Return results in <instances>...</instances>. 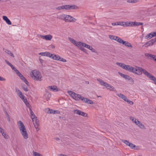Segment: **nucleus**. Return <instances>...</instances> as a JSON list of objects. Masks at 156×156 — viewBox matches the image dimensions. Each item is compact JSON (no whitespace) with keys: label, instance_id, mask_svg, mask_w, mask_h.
I'll use <instances>...</instances> for the list:
<instances>
[{"label":"nucleus","instance_id":"obj_1","mask_svg":"<svg viewBox=\"0 0 156 156\" xmlns=\"http://www.w3.org/2000/svg\"><path fill=\"white\" fill-rule=\"evenodd\" d=\"M17 125L22 136L24 139H27L29 137L28 134L23 123L21 121H19L17 122Z\"/></svg>","mask_w":156,"mask_h":156},{"label":"nucleus","instance_id":"obj_2","mask_svg":"<svg viewBox=\"0 0 156 156\" xmlns=\"http://www.w3.org/2000/svg\"><path fill=\"white\" fill-rule=\"evenodd\" d=\"M57 18L66 22H75L76 20L71 16L65 14H62L58 16Z\"/></svg>","mask_w":156,"mask_h":156},{"label":"nucleus","instance_id":"obj_3","mask_svg":"<svg viewBox=\"0 0 156 156\" xmlns=\"http://www.w3.org/2000/svg\"><path fill=\"white\" fill-rule=\"evenodd\" d=\"M30 76L35 80L41 81L43 80V76L41 73L37 69L31 71L30 73Z\"/></svg>","mask_w":156,"mask_h":156},{"label":"nucleus","instance_id":"obj_4","mask_svg":"<svg viewBox=\"0 0 156 156\" xmlns=\"http://www.w3.org/2000/svg\"><path fill=\"white\" fill-rule=\"evenodd\" d=\"M5 61L6 63L15 72L17 75L20 77V79L27 85H29L28 82L23 75L17 69L14 67L11 63L7 60H5Z\"/></svg>","mask_w":156,"mask_h":156},{"label":"nucleus","instance_id":"obj_5","mask_svg":"<svg viewBox=\"0 0 156 156\" xmlns=\"http://www.w3.org/2000/svg\"><path fill=\"white\" fill-rule=\"evenodd\" d=\"M147 71L142 68L136 66L133 67L132 73L134 74L138 75H141L143 73L144 75Z\"/></svg>","mask_w":156,"mask_h":156},{"label":"nucleus","instance_id":"obj_6","mask_svg":"<svg viewBox=\"0 0 156 156\" xmlns=\"http://www.w3.org/2000/svg\"><path fill=\"white\" fill-rule=\"evenodd\" d=\"M68 39L72 44L75 46L77 47L80 50L83 51L84 52H86V50L84 49L83 47V45H82V42L81 41H77L74 39L70 37H68Z\"/></svg>","mask_w":156,"mask_h":156},{"label":"nucleus","instance_id":"obj_7","mask_svg":"<svg viewBox=\"0 0 156 156\" xmlns=\"http://www.w3.org/2000/svg\"><path fill=\"white\" fill-rule=\"evenodd\" d=\"M29 108V112L30 114L31 118L32 119V121L34 126L35 127L37 131H38L39 130V129L38 127V120L37 119V118L35 116L31 109L30 107Z\"/></svg>","mask_w":156,"mask_h":156},{"label":"nucleus","instance_id":"obj_8","mask_svg":"<svg viewBox=\"0 0 156 156\" xmlns=\"http://www.w3.org/2000/svg\"><path fill=\"white\" fill-rule=\"evenodd\" d=\"M29 108V112L30 114L31 118L32 119V121L34 126L35 127L37 131H38L39 130V129L38 127V120L37 119V118L35 116L31 109L30 107Z\"/></svg>","mask_w":156,"mask_h":156},{"label":"nucleus","instance_id":"obj_9","mask_svg":"<svg viewBox=\"0 0 156 156\" xmlns=\"http://www.w3.org/2000/svg\"><path fill=\"white\" fill-rule=\"evenodd\" d=\"M77 9V7L76 6L72 5H62L59 6L57 8V9L58 10H69Z\"/></svg>","mask_w":156,"mask_h":156},{"label":"nucleus","instance_id":"obj_10","mask_svg":"<svg viewBox=\"0 0 156 156\" xmlns=\"http://www.w3.org/2000/svg\"><path fill=\"white\" fill-rule=\"evenodd\" d=\"M97 80L101 85L105 87L108 89L113 91L115 90V89L113 86H111L106 82H104L102 80L98 79Z\"/></svg>","mask_w":156,"mask_h":156},{"label":"nucleus","instance_id":"obj_11","mask_svg":"<svg viewBox=\"0 0 156 156\" xmlns=\"http://www.w3.org/2000/svg\"><path fill=\"white\" fill-rule=\"evenodd\" d=\"M130 119L140 129H145L144 125L143 124L137 119L132 116L130 117Z\"/></svg>","mask_w":156,"mask_h":156},{"label":"nucleus","instance_id":"obj_12","mask_svg":"<svg viewBox=\"0 0 156 156\" xmlns=\"http://www.w3.org/2000/svg\"><path fill=\"white\" fill-rule=\"evenodd\" d=\"M16 92L19 97L22 100L27 106L29 105L26 97L23 95L21 91L18 89H16Z\"/></svg>","mask_w":156,"mask_h":156},{"label":"nucleus","instance_id":"obj_13","mask_svg":"<svg viewBox=\"0 0 156 156\" xmlns=\"http://www.w3.org/2000/svg\"><path fill=\"white\" fill-rule=\"evenodd\" d=\"M68 93L73 98L76 100L79 101L81 100L82 97L80 95L72 91H68Z\"/></svg>","mask_w":156,"mask_h":156},{"label":"nucleus","instance_id":"obj_14","mask_svg":"<svg viewBox=\"0 0 156 156\" xmlns=\"http://www.w3.org/2000/svg\"><path fill=\"white\" fill-rule=\"evenodd\" d=\"M117 95L119 97L122 98L125 101L127 102L128 103L131 105H133V102L132 101H130L127 98V97L126 96L124 95L123 94L121 93H118L117 94Z\"/></svg>","mask_w":156,"mask_h":156},{"label":"nucleus","instance_id":"obj_15","mask_svg":"<svg viewBox=\"0 0 156 156\" xmlns=\"http://www.w3.org/2000/svg\"><path fill=\"white\" fill-rule=\"evenodd\" d=\"M51 58L54 60L59 61L62 62H67L66 60L64 58L61 57L58 55L55 54H52Z\"/></svg>","mask_w":156,"mask_h":156},{"label":"nucleus","instance_id":"obj_16","mask_svg":"<svg viewBox=\"0 0 156 156\" xmlns=\"http://www.w3.org/2000/svg\"><path fill=\"white\" fill-rule=\"evenodd\" d=\"M122 142L125 144L126 145L129 146L131 149L136 150H137L138 149V146H136L135 145L131 143L128 141L126 140H122Z\"/></svg>","mask_w":156,"mask_h":156},{"label":"nucleus","instance_id":"obj_17","mask_svg":"<svg viewBox=\"0 0 156 156\" xmlns=\"http://www.w3.org/2000/svg\"><path fill=\"white\" fill-rule=\"evenodd\" d=\"M145 75L149 78L150 80H152V83L156 85V78L151 74L149 73L147 71L145 72Z\"/></svg>","mask_w":156,"mask_h":156},{"label":"nucleus","instance_id":"obj_18","mask_svg":"<svg viewBox=\"0 0 156 156\" xmlns=\"http://www.w3.org/2000/svg\"><path fill=\"white\" fill-rule=\"evenodd\" d=\"M118 42L121 44H122L128 47H132V46L130 43L127 41H124L121 38H120V39Z\"/></svg>","mask_w":156,"mask_h":156},{"label":"nucleus","instance_id":"obj_19","mask_svg":"<svg viewBox=\"0 0 156 156\" xmlns=\"http://www.w3.org/2000/svg\"><path fill=\"white\" fill-rule=\"evenodd\" d=\"M47 88L53 92H57L60 90V89L55 85L50 86L47 87Z\"/></svg>","mask_w":156,"mask_h":156},{"label":"nucleus","instance_id":"obj_20","mask_svg":"<svg viewBox=\"0 0 156 156\" xmlns=\"http://www.w3.org/2000/svg\"><path fill=\"white\" fill-rule=\"evenodd\" d=\"M73 112L75 114L83 116V117H87V113L80 110L77 109L74 110H73Z\"/></svg>","mask_w":156,"mask_h":156},{"label":"nucleus","instance_id":"obj_21","mask_svg":"<svg viewBox=\"0 0 156 156\" xmlns=\"http://www.w3.org/2000/svg\"><path fill=\"white\" fill-rule=\"evenodd\" d=\"M82 45H83L84 47L89 49L93 52L95 53H96L97 52L96 50L94 49L91 46L85 43L82 42Z\"/></svg>","mask_w":156,"mask_h":156},{"label":"nucleus","instance_id":"obj_22","mask_svg":"<svg viewBox=\"0 0 156 156\" xmlns=\"http://www.w3.org/2000/svg\"><path fill=\"white\" fill-rule=\"evenodd\" d=\"M39 37L46 41H50L52 39L53 37L52 35L50 34H48L45 36L41 35H39Z\"/></svg>","mask_w":156,"mask_h":156},{"label":"nucleus","instance_id":"obj_23","mask_svg":"<svg viewBox=\"0 0 156 156\" xmlns=\"http://www.w3.org/2000/svg\"><path fill=\"white\" fill-rule=\"evenodd\" d=\"M109 37L111 39L115 40L118 42L120 38L119 37L115 36L112 35H109Z\"/></svg>","mask_w":156,"mask_h":156},{"label":"nucleus","instance_id":"obj_24","mask_svg":"<svg viewBox=\"0 0 156 156\" xmlns=\"http://www.w3.org/2000/svg\"><path fill=\"white\" fill-rule=\"evenodd\" d=\"M124 27H133V22L126 21L124 22Z\"/></svg>","mask_w":156,"mask_h":156},{"label":"nucleus","instance_id":"obj_25","mask_svg":"<svg viewBox=\"0 0 156 156\" xmlns=\"http://www.w3.org/2000/svg\"><path fill=\"white\" fill-rule=\"evenodd\" d=\"M156 41V37L151 40L147 42L145 45H147V46H150L153 44Z\"/></svg>","mask_w":156,"mask_h":156},{"label":"nucleus","instance_id":"obj_26","mask_svg":"<svg viewBox=\"0 0 156 156\" xmlns=\"http://www.w3.org/2000/svg\"><path fill=\"white\" fill-rule=\"evenodd\" d=\"M44 98L47 101H48L50 99L51 97V94L48 92H46L44 95Z\"/></svg>","mask_w":156,"mask_h":156},{"label":"nucleus","instance_id":"obj_27","mask_svg":"<svg viewBox=\"0 0 156 156\" xmlns=\"http://www.w3.org/2000/svg\"><path fill=\"white\" fill-rule=\"evenodd\" d=\"M133 67L129 65H125L124 69L132 73Z\"/></svg>","mask_w":156,"mask_h":156},{"label":"nucleus","instance_id":"obj_28","mask_svg":"<svg viewBox=\"0 0 156 156\" xmlns=\"http://www.w3.org/2000/svg\"><path fill=\"white\" fill-rule=\"evenodd\" d=\"M3 20L5 21L6 23L8 25H11L12 23L10 20L6 16H3L2 17Z\"/></svg>","mask_w":156,"mask_h":156},{"label":"nucleus","instance_id":"obj_29","mask_svg":"<svg viewBox=\"0 0 156 156\" xmlns=\"http://www.w3.org/2000/svg\"><path fill=\"white\" fill-rule=\"evenodd\" d=\"M124 22H118L115 23H112V26H117L120 25L123 27Z\"/></svg>","mask_w":156,"mask_h":156},{"label":"nucleus","instance_id":"obj_30","mask_svg":"<svg viewBox=\"0 0 156 156\" xmlns=\"http://www.w3.org/2000/svg\"><path fill=\"white\" fill-rule=\"evenodd\" d=\"M2 134L4 138L6 140L8 139L9 138V136L7 133L5 131L2 133Z\"/></svg>","mask_w":156,"mask_h":156},{"label":"nucleus","instance_id":"obj_31","mask_svg":"<svg viewBox=\"0 0 156 156\" xmlns=\"http://www.w3.org/2000/svg\"><path fill=\"white\" fill-rule=\"evenodd\" d=\"M4 112L5 114V117L8 121L10 122L11 121L8 112L5 110L4 111Z\"/></svg>","mask_w":156,"mask_h":156},{"label":"nucleus","instance_id":"obj_32","mask_svg":"<svg viewBox=\"0 0 156 156\" xmlns=\"http://www.w3.org/2000/svg\"><path fill=\"white\" fill-rule=\"evenodd\" d=\"M143 24V23L141 22H133V27L142 25Z\"/></svg>","mask_w":156,"mask_h":156},{"label":"nucleus","instance_id":"obj_33","mask_svg":"<svg viewBox=\"0 0 156 156\" xmlns=\"http://www.w3.org/2000/svg\"><path fill=\"white\" fill-rule=\"evenodd\" d=\"M152 34V32H151V33L147 34L146 36H145V38L148 39H151L152 37H154Z\"/></svg>","mask_w":156,"mask_h":156},{"label":"nucleus","instance_id":"obj_34","mask_svg":"<svg viewBox=\"0 0 156 156\" xmlns=\"http://www.w3.org/2000/svg\"><path fill=\"white\" fill-rule=\"evenodd\" d=\"M116 64L117 65L121 67L122 68L124 69L125 66V64H124L122 63L117 62Z\"/></svg>","mask_w":156,"mask_h":156},{"label":"nucleus","instance_id":"obj_35","mask_svg":"<svg viewBox=\"0 0 156 156\" xmlns=\"http://www.w3.org/2000/svg\"><path fill=\"white\" fill-rule=\"evenodd\" d=\"M5 52L12 57H14V56L13 54L9 50H6L5 51Z\"/></svg>","mask_w":156,"mask_h":156},{"label":"nucleus","instance_id":"obj_36","mask_svg":"<svg viewBox=\"0 0 156 156\" xmlns=\"http://www.w3.org/2000/svg\"><path fill=\"white\" fill-rule=\"evenodd\" d=\"M45 56L49 57V58H51V57L52 56V54H51L49 52H45Z\"/></svg>","mask_w":156,"mask_h":156},{"label":"nucleus","instance_id":"obj_37","mask_svg":"<svg viewBox=\"0 0 156 156\" xmlns=\"http://www.w3.org/2000/svg\"><path fill=\"white\" fill-rule=\"evenodd\" d=\"M89 100V99L87 98H85L83 97H82L81 100L83 102H84L86 103H87L88 102V101Z\"/></svg>","mask_w":156,"mask_h":156},{"label":"nucleus","instance_id":"obj_38","mask_svg":"<svg viewBox=\"0 0 156 156\" xmlns=\"http://www.w3.org/2000/svg\"><path fill=\"white\" fill-rule=\"evenodd\" d=\"M34 156H43V155L40 154V153L37 152H34Z\"/></svg>","mask_w":156,"mask_h":156},{"label":"nucleus","instance_id":"obj_39","mask_svg":"<svg viewBox=\"0 0 156 156\" xmlns=\"http://www.w3.org/2000/svg\"><path fill=\"white\" fill-rule=\"evenodd\" d=\"M6 81V79L1 76H0V81L2 82H5Z\"/></svg>","mask_w":156,"mask_h":156},{"label":"nucleus","instance_id":"obj_40","mask_svg":"<svg viewBox=\"0 0 156 156\" xmlns=\"http://www.w3.org/2000/svg\"><path fill=\"white\" fill-rule=\"evenodd\" d=\"M137 2V0H128L127 2L129 3H134Z\"/></svg>","mask_w":156,"mask_h":156},{"label":"nucleus","instance_id":"obj_41","mask_svg":"<svg viewBox=\"0 0 156 156\" xmlns=\"http://www.w3.org/2000/svg\"><path fill=\"white\" fill-rule=\"evenodd\" d=\"M118 74L122 77L125 79L126 75L122 74L120 72H119Z\"/></svg>","mask_w":156,"mask_h":156},{"label":"nucleus","instance_id":"obj_42","mask_svg":"<svg viewBox=\"0 0 156 156\" xmlns=\"http://www.w3.org/2000/svg\"><path fill=\"white\" fill-rule=\"evenodd\" d=\"M44 111L46 113L49 114L50 111V109L48 108H46L44 110Z\"/></svg>","mask_w":156,"mask_h":156},{"label":"nucleus","instance_id":"obj_43","mask_svg":"<svg viewBox=\"0 0 156 156\" xmlns=\"http://www.w3.org/2000/svg\"><path fill=\"white\" fill-rule=\"evenodd\" d=\"M150 59H153L156 62V56L152 55Z\"/></svg>","mask_w":156,"mask_h":156},{"label":"nucleus","instance_id":"obj_44","mask_svg":"<svg viewBox=\"0 0 156 156\" xmlns=\"http://www.w3.org/2000/svg\"><path fill=\"white\" fill-rule=\"evenodd\" d=\"M150 59H153L156 62V56L152 55Z\"/></svg>","mask_w":156,"mask_h":156},{"label":"nucleus","instance_id":"obj_45","mask_svg":"<svg viewBox=\"0 0 156 156\" xmlns=\"http://www.w3.org/2000/svg\"><path fill=\"white\" fill-rule=\"evenodd\" d=\"M145 55L149 58L150 59H151L152 56V55H151V54H148V53H146L145 54Z\"/></svg>","mask_w":156,"mask_h":156},{"label":"nucleus","instance_id":"obj_46","mask_svg":"<svg viewBox=\"0 0 156 156\" xmlns=\"http://www.w3.org/2000/svg\"><path fill=\"white\" fill-rule=\"evenodd\" d=\"M4 132L5 130L3 128L0 127V133L2 134V133H4Z\"/></svg>","mask_w":156,"mask_h":156},{"label":"nucleus","instance_id":"obj_47","mask_svg":"<svg viewBox=\"0 0 156 156\" xmlns=\"http://www.w3.org/2000/svg\"><path fill=\"white\" fill-rule=\"evenodd\" d=\"M87 103L91 105L93 104V102L92 101H91L89 99V100L88 101V102Z\"/></svg>","mask_w":156,"mask_h":156},{"label":"nucleus","instance_id":"obj_48","mask_svg":"<svg viewBox=\"0 0 156 156\" xmlns=\"http://www.w3.org/2000/svg\"><path fill=\"white\" fill-rule=\"evenodd\" d=\"M130 77L129 76L126 75L125 79L126 80H129Z\"/></svg>","mask_w":156,"mask_h":156},{"label":"nucleus","instance_id":"obj_49","mask_svg":"<svg viewBox=\"0 0 156 156\" xmlns=\"http://www.w3.org/2000/svg\"><path fill=\"white\" fill-rule=\"evenodd\" d=\"M54 110L50 109V112L49 114H55Z\"/></svg>","mask_w":156,"mask_h":156},{"label":"nucleus","instance_id":"obj_50","mask_svg":"<svg viewBox=\"0 0 156 156\" xmlns=\"http://www.w3.org/2000/svg\"><path fill=\"white\" fill-rule=\"evenodd\" d=\"M45 52H41L39 54V55H41V56H45Z\"/></svg>","mask_w":156,"mask_h":156},{"label":"nucleus","instance_id":"obj_51","mask_svg":"<svg viewBox=\"0 0 156 156\" xmlns=\"http://www.w3.org/2000/svg\"><path fill=\"white\" fill-rule=\"evenodd\" d=\"M23 90L25 91H28V89L26 87H23Z\"/></svg>","mask_w":156,"mask_h":156},{"label":"nucleus","instance_id":"obj_52","mask_svg":"<svg viewBox=\"0 0 156 156\" xmlns=\"http://www.w3.org/2000/svg\"><path fill=\"white\" fill-rule=\"evenodd\" d=\"M54 111L55 114H60V112L58 110H55Z\"/></svg>","mask_w":156,"mask_h":156},{"label":"nucleus","instance_id":"obj_53","mask_svg":"<svg viewBox=\"0 0 156 156\" xmlns=\"http://www.w3.org/2000/svg\"><path fill=\"white\" fill-rule=\"evenodd\" d=\"M129 80H130V81L132 83H134V80H133V79L131 77L130 78V79Z\"/></svg>","mask_w":156,"mask_h":156},{"label":"nucleus","instance_id":"obj_54","mask_svg":"<svg viewBox=\"0 0 156 156\" xmlns=\"http://www.w3.org/2000/svg\"><path fill=\"white\" fill-rule=\"evenodd\" d=\"M152 34H153V36L154 37L156 36V31L155 32H152Z\"/></svg>","mask_w":156,"mask_h":156},{"label":"nucleus","instance_id":"obj_55","mask_svg":"<svg viewBox=\"0 0 156 156\" xmlns=\"http://www.w3.org/2000/svg\"><path fill=\"white\" fill-rule=\"evenodd\" d=\"M54 139L57 141H58L60 140V139L58 137H55L54 138Z\"/></svg>","mask_w":156,"mask_h":156},{"label":"nucleus","instance_id":"obj_56","mask_svg":"<svg viewBox=\"0 0 156 156\" xmlns=\"http://www.w3.org/2000/svg\"><path fill=\"white\" fill-rule=\"evenodd\" d=\"M39 60H40V63L41 64H42V63L43 62V60L41 59H40Z\"/></svg>","mask_w":156,"mask_h":156},{"label":"nucleus","instance_id":"obj_57","mask_svg":"<svg viewBox=\"0 0 156 156\" xmlns=\"http://www.w3.org/2000/svg\"><path fill=\"white\" fill-rule=\"evenodd\" d=\"M55 47V46L54 45H52L51 46V48H54Z\"/></svg>","mask_w":156,"mask_h":156},{"label":"nucleus","instance_id":"obj_58","mask_svg":"<svg viewBox=\"0 0 156 156\" xmlns=\"http://www.w3.org/2000/svg\"><path fill=\"white\" fill-rule=\"evenodd\" d=\"M101 96H98V97H101Z\"/></svg>","mask_w":156,"mask_h":156},{"label":"nucleus","instance_id":"obj_59","mask_svg":"<svg viewBox=\"0 0 156 156\" xmlns=\"http://www.w3.org/2000/svg\"><path fill=\"white\" fill-rule=\"evenodd\" d=\"M155 110L156 111V108L155 109Z\"/></svg>","mask_w":156,"mask_h":156},{"label":"nucleus","instance_id":"obj_60","mask_svg":"<svg viewBox=\"0 0 156 156\" xmlns=\"http://www.w3.org/2000/svg\"><path fill=\"white\" fill-rule=\"evenodd\" d=\"M141 156V155H139V156Z\"/></svg>","mask_w":156,"mask_h":156},{"label":"nucleus","instance_id":"obj_61","mask_svg":"<svg viewBox=\"0 0 156 156\" xmlns=\"http://www.w3.org/2000/svg\"><path fill=\"white\" fill-rule=\"evenodd\" d=\"M2 0H0V1H1Z\"/></svg>","mask_w":156,"mask_h":156}]
</instances>
